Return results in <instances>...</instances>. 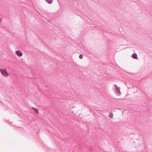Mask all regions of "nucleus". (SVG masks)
<instances>
[{
    "instance_id": "0eeeda50",
    "label": "nucleus",
    "mask_w": 152,
    "mask_h": 152,
    "mask_svg": "<svg viewBox=\"0 0 152 152\" xmlns=\"http://www.w3.org/2000/svg\"><path fill=\"white\" fill-rule=\"evenodd\" d=\"M83 57V55H82V54H80V56H79V58L80 59H82Z\"/></svg>"
},
{
    "instance_id": "6e6552de",
    "label": "nucleus",
    "mask_w": 152,
    "mask_h": 152,
    "mask_svg": "<svg viewBox=\"0 0 152 152\" xmlns=\"http://www.w3.org/2000/svg\"><path fill=\"white\" fill-rule=\"evenodd\" d=\"M46 1L48 3L50 4L52 2V1L51 0L49 1H48V0H46Z\"/></svg>"
},
{
    "instance_id": "7ed1b4c3",
    "label": "nucleus",
    "mask_w": 152,
    "mask_h": 152,
    "mask_svg": "<svg viewBox=\"0 0 152 152\" xmlns=\"http://www.w3.org/2000/svg\"><path fill=\"white\" fill-rule=\"evenodd\" d=\"M32 109L34 110V112L36 113H39V111L38 109H37L33 107Z\"/></svg>"
},
{
    "instance_id": "423d86ee",
    "label": "nucleus",
    "mask_w": 152,
    "mask_h": 152,
    "mask_svg": "<svg viewBox=\"0 0 152 152\" xmlns=\"http://www.w3.org/2000/svg\"><path fill=\"white\" fill-rule=\"evenodd\" d=\"M109 117L111 118H112L113 117V114L112 113H110Z\"/></svg>"
},
{
    "instance_id": "f03ea898",
    "label": "nucleus",
    "mask_w": 152,
    "mask_h": 152,
    "mask_svg": "<svg viewBox=\"0 0 152 152\" xmlns=\"http://www.w3.org/2000/svg\"><path fill=\"white\" fill-rule=\"evenodd\" d=\"M16 53L18 56L19 57H21L23 55V53L20 51L19 50L17 51L16 52Z\"/></svg>"
},
{
    "instance_id": "39448f33",
    "label": "nucleus",
    "mask_w": 152,
    "mask_h": 152,
    "mask_svg": "<svg viewBox=\"0 0 152 152\" xmlns=\"http://www.w3.org/2000/svg\"><path fill=\"white\" fill-rule=\"evenodd\" d=\"M137 57V55L136 54L134 53L132 55V57L134 58H135Z\"/></svg>"
},
{
    "instance_id": "20e7f679",
    "label": "nucleus",
    "mask_w": 152,
    "mask_h": 152,
    "mask_svg": "<svg viewBox=\"0 0 152 152\" xmlns=\"http://www.w3.org/2000/svg\"><path fill=\"white\" fill-rule=\"evenodd\" d=\"M116 90L118 93L117 94L118 96H120L121 94V92H120V90H119V89H118V88L116 89Z\"/></svg>"
},
{
    "instance_id": "f257e3e1",
    "label": "nucleus",
    "mask_w": 152,
    "mask_h": 152,
    "mask_svg": "<svg viewBox=\"0 0 152 152\" xmlns=\"http://www.w3.org/2000/svg\"><path fill=\"white\" fill-rule=\"evenodd\" d=\"M0 71L2 75L5 77H8L9 75V74L7 72L6 69H1Z\"/></svg>"
}]
</instances>
